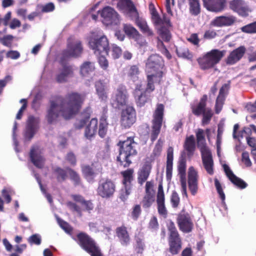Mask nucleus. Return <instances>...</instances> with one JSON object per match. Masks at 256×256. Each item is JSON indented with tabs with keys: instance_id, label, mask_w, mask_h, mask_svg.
I'll return each mask as SVG.
<instances>
[{
	"instance_id": "nucleus-64",
	"label": "nucleus",
	"mask_w": 256,
	"mask_h": 256,
	"mask_svg": "<svg viewBox=\"0 0 256 256\" xmlns=\"http://www.w3.org/2000/svg\"><path fill=\"white\" fill-rule=\"evenodd\" d=\"M58 222L60 226L67 233H70L72 228L67 222L60 218L58 219Z\"/></svg>"
},
{
	"instance_id": "nucleus-1",
	"label": "nucleus",
	"mask_w": 256,
	"mask_h": 256,
	"mask_svg": "<svg viewBox=\"0 0 256 256\" xmlns=\"http://www.w3.org/2000/svg\"><path fill=\"white\" fill-rule=\"evenodd\" d=\"M84 100V95L76 92H68L64 97L60 95L52 96L46 116L48 122H55L60 112L66 119L70 118L79 112Z\"/></svg>"
},
{
	"instance_id": "nucleus-28",
	"label": "nucleus",
	"mask_w": 256,
	"mask_h": 256,
	"mask_svg": "<svg viewBox=\"0 0 256 256\" xmlns=\"http://www.w3.org/2000/svg\"><path fill=\"white\" fill-rule=\"evenodd\" d=\"M202 159L203 166L207 173L210 175H212L214 173V161L212 154L210 150L202 152Z\"/></svg>"
},
{
	"instance_id": "nucleus-13",
	"label": "nucleus",
	"mask_w": 256,
	"mask_h": 256,
	"mask_svg": "<svg viewBox=\"0 0 256 256\" xmlns=\"http://www.w3.org/2000/svg\"><path fill=\"white\" fill-rule=\"evenodd\" d=\"M176 222L180 230L189 233L193 229L194 224L190 214L185 210H182L178 215Z\"/></svg>"
},
{
	"instance_id": "nucleus-62",
	"label": "nucleus",
	"mask_w": 256,
	"mask_h": 256,
	"mask_svg": "<svg viewBox=\"0 0 256 256\" xmlns=\"http://www.w3.org/2000/svg\"><path fill=\"white\" fill-rule=\"evenodd\" d=\"M242 161L246 167H250L252 162L250 158L249 153L248 152H244L242 154Z\"/></svg>"
},
{
	"instance_id": "nucleus-5",
	"label": "nucleus",
	"mask_w": 256,
	"mask_h": 256,
	"mask_svg": "<svg viewBox=\"0 0 256 256\" xmlns=\"http://www.w3.org/2000/svg\"><path fill=\"white\" fill-rule=\"evenodd\" d=\"M225 50L213 49L198 59L200 68L202 70L213 68L218 64L225 55Z\"/></svg>"
},
{
	"instance_id": "nucleus-9",
	"label": "nucleus",
	"mask_w": 256,
	"mask_h": 256,
	"mask_svg": "<svg viewBox=\"0 0 256 256\" xmlns=\"http://www.w3.org/2000/svg\"><path fill=\"white\" fill-rule=\"evenodd\" d=\"M164 66V61L162 57L158 54H152L146 60V74H156L157 77L162 78Z\"/></svg>"
},
{
	"instance_id": "nucleus-27",
	"label": "nucleus",
	"mask_w": 256,
	"mask_h": 256,
	"mask_svg": "<svg viewBox=\"0 0 256 256\" xmlns=\"http://www.w3.org/2000/svg\"><path fill=\"white\" fill-rule=\"evenodd\" d=\"M198 173L193 167L189 168L188 172V186L192 196H195L198 190Z\"/></svg>"
},
{
	"instance_id": "nucleus-18",
	"label": "nucleus",
	"mask_w": 256,
	"mask_h": 256,
	"mask_svg": "<svg viewBox=\"0 0 256 256\" xmlns=\"http://www.w3.org/2000/svg\"><path fill=\"white\" fill-rule=\"evenodd\" d=\"M117 8L120 10L128 14L132 18L138 14V10L132 0H119L116 4Z\"/></svg>"
},
{
	"instance_id": "nucleus-61",
	"label": "nucleus",
	"mask_w": 256,
	"mask_h": 256,
	"mask_svg": "<svg viewBox=\"0 0 256 256\" xmlns=\"http://www.w3.org/2000/svg\"><path fill=\"white\" fill-rule=\"evenodd\" d=\"M124 30L128 36L135 35L138 33V31L134 26L125 24L124 26Z\"/></svg>"
},
{
	"instance_id": "nucleus-24",
	"label": "nucleus",
	"mask_w": 256,
	"mask_h": 256,
	"mask_svg": "<svg viewBox=\"0 0 256 256\" xmlns=\"http://www.w3.org/2000/svg\"><path fill=\"white\" fill-rule=\"evenodd\" d=\"M134 96L137 106L142 107L150 100V94L145 90L141 91L140 86L136 87L134 91Z\"/></svg>"
},
{
	"instance_id": "nucleus-17",
	"label": "nucleus",
	"mask_w": 256,
	"mask_h": 256,
	"mask_svg": "<svg viewBox=\"0 0 256 256\" xmlns=\"http://www.w3.org/2000/svg\"><path fill=\"white\" fill-rule=\"evenodd\" d=\"M103 22L107 25L117 24L119 22V15L112 8L106 6L100 12Z\"/></svg>"
},
{
	"instance_id": "nucleus-21",
	"label": "nucleus",
	"mask_w": 256,
	"mask_h": 256,
	"mask_svg": "<svg viewBox=\"0 0 256 256\" xmlns=\"http://www.w3.org/2000/svg\"><path fill=\"white\" fill-rule=\"evenodd\" d=\"M97 166L96 164L94 162L91 165L85 164L81 165L83 176L88 182H92L98 174L99 170L97 168Z\"/></svg>"
},
{
	"instance_id": "nucleus-12",
	"label": "nucleus",
	"mask_w": 256,
	"mask_h": 256,
	"mask_svg": "<svg viewBox=\"0 0 256 256\" xmlns=\"http://www.w3.org/2000/svg\"><path fill=\"white\" fill-rule=\"evenodd\" d=\"M136 112L132 106H127L122 110L120 117V124L122 128H130L136 122Z\"/></svg>"
},
{
	"instance_id": "nucleus-47",
	"label": "nucleus",
	"mask_w": 256,
	"mask_h": 256,
	"mask_svg": "<svg viewBox=\"0 0 256 256\" xmlns=\"http://www.w3.org/2000/svg\"><path fill=\"white\" fill-rule=\"evenodd\" d=\"M176 52L178 57L186 58L188 60L192 59V54L190 52L188 49L185 46H181L176 49Z\"/></svg>"
},
{
	"instance_id": "nucleus-35",
	"label": "nucleus",
	"mask_w": 256,
	"mask_h": 256,
	"mask_svg": "<svg viewBox=\"0 0 256 256\" xmlns=\"http://www.w3.org/2000/svg\"><path fill=\"white\" fill-rule=\"evenodd\" d=\"M184 148L186 152L187 156L190 158L194 155L196 150V142L194 135H190L186 138Z\"/></svg>"
},
{
	"instance_id": "nucleus-63",
	"label": "nucleus",
	"mask_w": 256,
	"mask_h": 256,
	"mask_svg": "<svg viewBox=\"0 0 256 256\" xmlns=\"http://www.w3.org/2000/svg\"><path fill=\"white\" fill-rule=\"evenodd\" d=\"M66 206L68 207V208L72 210V212H76L78 213L79 214H82V210L76 203L72 202H66Z\"/></svg>"
},
{
	"instance_id": "nucleus-43",
	"label": "nucleus",
	"mask_w": 256,
	"mask_h": 256,
	"mask_svg": "<svg viewBox=\"0 0 256 256\" xmlns=\"http://www.w3.org/2000/svg\"><path fill=\"white\" fill-rule=\"evenodd\" d=\"M190 12L193 16H198L200 12V0H188Z\"/></svg>"
},
{
	"instance_id": "nucleus-41",
	"label": "nucleus",
	"mask_w": 256,
	"mask_h": 256,
	"mask_svg": "<svg viewBox=\"0 0 256 256\" xmlns=\"http://www.w3.org/2000/svg\"><path fill=\"white\" fill-rule=\"evenodd\" d=\"M163 142L161 139H159L156 143L152 153L151 154L150 158H146L144 161L148 160L152 162L154 160L160 156L162 148Z\"/></svg>"
},
{
	"instance_id": "nucleus-30",
	"label": "nucleus",
	"mask_w": 256,
	"mask_h": 256,
	"mask_svg": "<svg viewBox=\"0 0 256 256\" xmlns=\"http://www.w3.org/2000/svg\"><path fill=\"white\" fill-rule=\"evenodd\" d=\"M246 51L244 46H240L233 50L226 60V64L229 65L234 64L242 58Z\"/></svg>"
},
{
	"instance_id": "nucleus-52",
	"label": "nucleus",
	"mask_w": 256,
	"mask_h": 256,
	"mask_svg": "<svg viewBox=\"0 0 256 256\" xmlns=\"http://www.w3.org/2000/svg\"><path fill=\"white\" fill-rule=\"evenodd\" d=\"M38 7L41 10L42 13H48L54 11L55 6L53 2H50L46 4L38 5Z\"/></svg>"
},
{
	"instance_id": "nucleus-4",
	"label": "nucleus",
	"mask_w": 256,
	"mask_h": 256,
	"mask_svg": "<svg viewBox=\"0 0 256 256\" xmlns=\"http://www.w3.org/2000/svg\"><path fill=\"white\" fill-rule=\"evenodd\" d=\"M75 240L79 246L90 256H104L98 244L88 234L84 232L78 233Z\"/></svg>"
},
{
	"instance_id": "nucleus-48",
	"label": "nucleus",
	"mask_w": 256,
	"mask_h": 256,
	"mask_svg": "<svg viewBox=\"0 0 256 256\" xmlns=\"http://www.w3.org/2000/svg\"><path fill=\"white\" fill-rule=\"evenodd\" d=\"M139 74L140 70L138 67L136 65H132L130 66L128 70V76L131 80H135L138 78V76Z\"/></svg>"
},
{
	"instance_id": "nucleus-49",
	"label": "nucleus",
	"mask_w": 256,
	"mask_h": 256,
	"mask_svg": "<svg viewBox=\"0 0 256 256\" xmlns=\"http://www.w3.org/2000/svg\"><path fill=\"white\" fill-rule=\"evenodd\" d=\"M111 54L114 60L118 59L122 54V48L116 44H112L110 48Z\"/></svg>"
},
{
	"instance_id": "nucleus-55",
	"label": "nucleus",
	"mask_w": 256,
	"mask_h": 256,
	"mask_svg": "<svg viewBox=\"0 0 256 256\" xmlns=\"http://www.w3.org/2000/svg\"><path fill=\"white\" fill-rule=\"evenodd\" d=\"M242 32L248 34L256 33V22L250 23L241 28Z\"/></svg>"
},
{
	"instance_id": "nucleus-39",
	"label": "nucleus",
	"mask_w": 256,
	"mask_h": 256,
	"mask_svg": "<svg viewBox=\"0 0 256 256\" xmlns=\"http://www.w3.org/2000/svg\"><path fill=\"white\" fill-rule=\"evenodd\" d=\"M95 88L98 98L102 101H106L108 96L104 84L102 80L96 81L95 82Z\"/></svg>"
},
{
	"instance_id": "nucleus-57",
	"label": "nucleus",
	"mask_w": 256,
	"mask_h": 256,
	"mask_svg": "<svg viewBox=\"0 0 256 256\" xmlns=\"http://www.w3.org/2000/svg\"><path fill=\"white\" fill-rule=\"evenodd\" d=\"M170 202L172 206L174 208L178 207L180 202V198L178 194L176 191H173L170 196Z\"/></svg>"
},
{
	"instance_id": "nucleus-6",
	"label": "nucleus",
	"mask_w": 256,
	"mask_h": 256,
	"mask_svg": "<svg viewBox=\"0 0 256 256\" xmlns=\"http://www.w3.org/2000/svg\"><path fill=\"white\" fill-rule=\"evenodd\" d=\"M208 96L204 94L200 101L195 104H191L192 113L196 116H202V125L208 124L214 115L211 108L206 107Z\"/></svg>"
},
{
	"instance_id": "nucleus-11",
	"label": "nucleus",
	"mask_w": 256,
	"mask_h": 256,
	"mask_svg": "<svg viewBox=\"0 0 256 256\" xmlns=\"http://www.w3.org/2000/svg\"><path fill=\"white\" fill-rule=\"evenodd\" d=\"M82 52L83 48L80 41L68 42L66 48L62 53L60 60L61 64H66L71 58H76L80 56Z\"/></svg>"
},
{
	"instance_id": "nucleus-26",
	"label": "nucleus",
	"mask_w": 256,
	"mask_h": 256,
	"mask_svg": "<svg viewBox=\"0 0 256 256\" xmlns=\"http://www.w3.org/2000/svg\"><path fill=\"white\" fill-rule=\"evenodd\" d=\"M165 197L162 184H159L156 195V203L158 205V214L166 217L168 211L165 206Z\"/></svg>"
},
{
	"instance_id": "nucleus-3",
	"label": "nucleus",
	"mask_w": 256,
	"mask_h": 256,
	"mask_svg": "<svg viewBox=\"0 0 256 256\" xmlns=\"http://www.w3.org/2000/svg\"><path fill=\"white\" fill-rule=\"evenodd\" d=\"M108 125V116L104 113L100 118L99 123L96 118L90 120L85 127L84 136L86 138L91 140L98 132L99 136L103 138L106 134Z\"/></svg>"
},
{
	"instance_id": "nucleus-15",
	"label": "nucleus",
	"mask_w": 256,
	"mask_h": 256,
	"mask_svg": "<svg viewBox=\"0 0 256 256\" xmlns=\"http://www.w3.org/2000/svg\"><path fill=\"white\" fill-rule=\"evenodd\" d=\"M154 183L152 180L147 181L145 186V194L141 202L144 208L151 206L155 200V191L154 189Z\"/></svg>"
},
{
	"instance_id": "nucleus-14",
	"label": "nucleus",
	"mask_w": 256,
	"mask_h": 256,
	"mask_svg": "<svg viewBox=\"0 0 256 256\" xmlns=\"http://www.w3.org/2000/svg\"><path fill=\"white\" fill-rule=\"evenodd\" d=\"M116 190V185L111 180L106 179L100 182L97 188V193L102 198H110L112 196Z\"/></svg>"
},
{
	"instance_id": "nucleus-31",
	"label": "nucleus",
	"mask_w": 256,
	"mask_h": 256,
	"mask_svg": "<svg viewBox=\"0 0 256 256\" xmlns=\"http://www.w3.org/2000/svg\"><path fill=\"white\" fill-rule=\"evenodd\" d=\"M116 234L120 244L123 246L129 244L130 238L127 228L124 225L118 226L116 229Z\"/></svg>"
},
{
	"instance_id": "nucleus-60",
	"label": "nucleus",
	"mask_w": 256,
	"mask_h": 256,
	"mask_svg": "<svg viewBox=\"0 0 256 256\" xmlns=\"http://www.w3.org/2000/svg\"><path fill=\"white\" fill-rule=\"evenodd\" d=\"M12 80V76L10 75L6 76L3 79L0 80V95L2 94L4 88L7 84L11 82Z\"/></svg>"
},
{
	"instance_id": "nucleus-54",
	"label": "nucleus",
	"mask_w": 256,
	"mask_h": 256,
	"mask_svg": "<svg viewBox=\"0 0 256 256\" xmlns=\"http://www.w3.org/2000/svg\"><path fill=\"white\" fill-rule=\"evenodd\" d=\"M151 14L152 20L155 26H159L162 24V20L160 17L155 8L152 10Z\"/></svg>"
},
{
	"instance_id": "nucleus-45",
	"label": "nucleus",
	"mask_w": 256,
	"mask_h": 256,
	"mask_svg": "<svg viewBox=\"0 0 256 256\" xmlns=\"http://www.w3.org/2000/svg\"><path fill=\"white\" fill-rule=\"evenodd\" d=\"M66 170L68 171L70 179L73 182L74 185L75 186L80 185L82 182L80 174L71 168H67Z\"/></svg>"
},
{
	"instance_id": "nucleus-36",
	"label": "nucleus",
	"mask_w": 256,
	"mask_h": 256,
	"mask_svg": "<svg viewBox=\"0 0 256 256\" xmlns=\"http://www.w3.org/2000/svg\"><path fill=\"white\" fill-rule=\"evenodd\" d=\"M197 146L200 152H204L210 150L206 146V140L204 136V130L202 129L198 128L196 132Z\"/></svg>"
},
{
	"instance_id": "nucleus-42",
	"label": "nucleus",
	"mask_w": 256,
	"mask_h": 256,
	"mask_svg": "<svg viewBox=\"0 0 256 256\" xmlns=\"http://www.w3.org/2000/svg\"><path fill=\"white\" fill-rule=\"evenodd\" d=\"M94 70V63L89 61L84 62L80 66V72L84 76H88Z\"/></svg>"
},
{
	"instance_id": "nucleus-16",
	"label": "nucleus",
	"mask_w": 256,
	"mask_h": 256,
	"mask_svg": "<svg viewBox=\"0 0 256 256\" xmlns=\"http://www.w3.org/2000/svg\"><path fill=\"white\" fill-rule=\"evenodd\" d=\"M134 170L133 168H128L120 172L122 176V184L124 187V192L122 194L120 198L127 197L130 193L132 184V182L134 180Z\"/></svg>"
},
{
	"instance_id": "nucleus-25",
	"label": "nucleus",
	"mask_w": 256,
	"mask_h": 256,
	"mask_svg": "<svg viewBox=\"0 0 256 256\" xmlns=\"http://www.w3.org/2000/svg\"><path fill=\"white\" fill-rule=\"evenodd\" d=\"M222 166L226 176L234 185L240 189H244L247 187L248 184L242 179L236 176L228 165L224 164Z\"/></svg>"
},
{
	"instance_id": "nucleus-59",
	"label": "nucleus",
	"mask_w": 256,
	"mask_h": 256,
	"mask_svg": "<svg viewBox=\"0 0 256 256\" xmlns=\"http://www.w3.org/2000/svg\"><path fill=\"white\" fill-rule=\"evenodd\" d=\"M159 224L156 216H153L151 218L148 223V228L152 231H156L158 229Z\"/></svg>"
},
{
	"instance_id": "nucleus-29",
	"label": "nucleus",
	"mask_w": 256,
	"mask_h": 256,
	"mask_svg": "<svg viewBox=\"0 0 256 256\" xmlns=\"http://www.w3.org/2000/svg\"><path fill=\"white\" fill-rule=\"evenodd\" d=\"M152 170L150 162L144 161V164L138 172V182L140 186L143 185L148 178Z\"/></svg>"
},
{
	"instance_id": "nucleus-34",
	"label": "nucleus",
	"mask_w": 256,
	"mask_h": 256,
	"mask_svg": "<svg viewBox=\"0 0 256 256\" xmlns=\"http://www.w3.org/2000/svg\"><path fill=\"white\" fill-rule=\"evenodd\" d=\"M30 157L31 162L38 168H44L45 160L40 154L36 152V150L32 147L30 151Z\"/></svg>"
},
{
	"instance_id": "nucleus-40",
	"label": "nucleus",
	"mask_w": 256,
	"mask_h": 256,
	"mask_svg": "<svg viewBox=\"0 0 256 256\" xmlns=\"http://www.w3.org/2000/svg\"><path fill=\"white\" fill-rule=\"evenodd\" d=\"M71 196L75 202L80 203L84 206V210L90 212L93 210L94 206L91 200H86L80 194H72Z\"/></svg>"
},
{
	"instance_id": "nucleus-53",
	"label": "nucleus",
	"mask_w": 256,
	"mask_h": 256,
	"mask_svg": "<svg viewBox=\"0 0 256 256\" xmlns=\"http://www.w3.org/2000/svg\"><path fill=\"white\" fill-rule=\"evenodd\" d=\"M178 170L182 176L185 174L186 170V158L184 156H182L178 162Z\"/></svg>"
},
{
	"instance_id": "nucleus-50",
	"label": "nucleus",
	"mask_w": 256,
	"mask_h": 256,
	"mask_svg": "<svg viewBox=\"0 0 256 256\" xmlns=\"http://www.w3.org/2000/svg\"><path fill=\"white\" fill-rule=\"evenodd\" d=\"M230 88V84H223L220 90L218 95L217 96V98L222 99V100H225L226 96L228 93Z\"/></svg>"
},
{
	"instance_id": "nucleus-7",
	"label": "nucleus",
	"mask_w": 256,
	"mask_h": 256,
	"mask_svg": "<svg viewBox=\"0 0 256 256\" xmlns=\"http://www.w3.org/2000/svg\"><path fill=\"white\" fill-rule=\"evenodd\" d=\"M168 230V242L169 252L173 255L177 254L182 248L181 237L174 223L170 220L167 224Z\"/></svg>"
},
{
	"instance_id": "nucleus-37",
	"label": "nucleus",
	"mask_w": 256,
	"mask_h": 256,
	"mask_svg": "<svg viewBox=\"0 0 256 256\" xmlns=\"http://www.w3.org/2000/svg\"><path fill=\"white\" fill-rule=\"evenodd\" d=\"M146 74L147 84L144 90L150 94H151V92H154L155 90L154 82H155L158 84H160L162 78L157 77L156 74Z\"/></svg>"
},
{
	"instance_id": "nucleus-8",
	"label": "nucleus",
	"mask_w": 256,
	"mask_h": 256,
	"mask_svg": "<svg viewBox=\"0 0 256 256\" xmlns=\"http://www.w3.org/2000/svg\"><path fill=\"white\" fill-rule=\"evenodd\" d=\"M164 106L162 104H158L153 114L152 121V129L150 133V138L152 143L158 138L160 132L164 116Z\"/></svg>"
},
{
	"instance_id": "nucleus-22",
	"label": "nucleus",
	"mask_w": 256,
	"mask_h": 256,
	"mask_svg": "<svg viewBox=\"0 0 256 256\" xmlns=\"http://www.w3.org/2000/svg\"><path fill=\"white\" fill-rule=\"evenodd\" d=\"M230 8L242 16H247L250 12L244 1L232 0L230 2Z\"/></svg>"
},
{
	"instance_id": "nucleus-19",
	"label": "nucleus",
	"mask_w": 256,
	"mask_h": 256,
	"mask_svg": "<svg viewBox=\"0 0 256 256\" xmlns=\"http://www.w3.org/2000/svg\"><path fill=\"white\" fill-rule=\"evenodd\" d=\"M236 21V18L233 15L216 16L210 22V26L222 28L232 26Z\"/></svg>"
},
{
	"instance_id": "nucleus-46",
	"label": "nucleus",
	"mask_w": 256,
	"mask_h": 256,
	"mask_svg": "<svg viewBox=\"0 0 256 256\" xmlns=\"http://www.w3.org/2000/svg\"><path fill=\"white\" fill-rule=\"evenodd\" d=\"M54 172L56 175L58 182H62L67 178V172L65 170L60 167H56L54 169Z\"/></svg>"
},
{
	"instance_id": "nucleus-32",
	"label": "nucleus",
	"mask_w": 256,
	"mask_h": 256,
	"mask_svg": "<svg viewBox=\"0 0 256 256\" xmlns=\"http://www.w3.org/2000/svg\"><path fill=\"white\" fill-rule=\"evenodd\" d=\"M132 18L134 19L136 25L144 34L148 36H154L152 30L150 28L146 20L140 18L138 14H137V16H134Z\"/></svg>"
},
{
	"instance_id": "nucleus-51",
	"label": "nucleus",
	"mask_w": 256,
	"mask_h": 256,
	"mask_svg": "<svg viewBox=\"0 0 256 256\" xmlns=\"http://www.w3.org/2000/svg\"><path fill=\"white\" fill-rule=\"evenodd\" d=\"M159 34L162 38L166 42H170L171 38V35L170 30L162 26L158 30Z\"/></svg>"
},
{
	"instance_id": "nucleus-10",
	"label": "nucleus",
	"mask_w": 256,
	"mask_h": 256,
	"mask_svg": "<svg viewBox=\"0 0 256 256\" xmlns=\"http://www.w3.org/2000/svg\"><path fill=\"white\" fill-rule=\"evenodd\" d=\"M88 44L90 48L94 51L95 55H100L105 54H108L110 51L109 41L107 37L102 35L91 36L89 38Z\"/></svg>"
},
{
	"instance_id": "nucleus-20",
	"label": "nucleus",
	"mask_w": 256,
	"mask_h": 256,
	"mask_svg": "<svg viewBox=\"0 0 256 256\" xmlns=\"http://www.w3.org/2000/svg\"><path fill=\"white\" fill-rule=\"evenodd\" d=\"M204 6L208 11L219 12L226 7V0H202Z\"/></svg>"
},
{
	"instance_id": "nucleus-2",
	"label": "nucleus",
	"mask_w": 256,
	"mask_h": 256,
	"mask_svg": "<svg viewBox=\"0 0 256 256\" xmlns=\"http://www.w3.org/2000/svg\"><path fill=\"white\" fill-rule=\"evenodd\" d=\"M136 144L134 136H129L126 140L119 141L117 144L119 147L118 155L116 158L118 166L126 168L132 164V159L138 154Z\"/></svg>"
},
{
	"instance_id": "nucleus-44",
	"label": "nucleus",
	"mask_w": 256,
	"mask_h": 256,
	"mask_svg": "<svg viewBox=\"0 0 256 256\" xmlns=\"http://www.w3.org/2000/svg\"><path fill=\"white\" fill-rule=\"evenodd\" d=\"M135 249L137 253L142 254L145 248L144 236L139 233L135 236Z\"/></svg>"
},
{
	"instance_id": "nucleus-56",
	"label": "nucleus",
	"mask_w": 256,
	"mask_h": 256,
	"mask_svg": "<svg viewBox=\"0 0 256 256\" xmlns=\"http://www.w3.org/2000/svg\"><path fill=\"white\" fill-rule=\"evenodd\" d=\"M214 185L216 188L218 193L219 194L220 198L222 200V202H224L225 194L223 191L222 186L219 180L217 178L214 179Z\"/></svg>"
},
{
	"instance_id": "nucleus-23",
	"label": "nucleus",
	"mask_w": 256,
	"mask_h": 256,
	"mask_svg": "<svg viewBox=\"0 0 256 256\" xmlns=\"http://www.w3.org/2000/svg\"><path fill=\"white\" fill-rule=\"evenodd\" d=\"M128 98V93L126 86L120 84L116 90L114 102L117 107L124 106L126 104Z\"/></svg>"
},
{
	"instance_id": "nucleus-38",
	"label": "nucleus",
	"mask_w": 256,
	"mask_h": 256,
	"mask_svg": "<svg viewBox=\"0 0 256 256\" xmlns=\"http://www.w3.org/2000/svg\"><path fill=\"white\" fill-rule=\"evenodd\" d=\"M174 148L172 146H169L167 150L166 175L168 179L172 177V162L174 158Z\"/></svg>"
},
{
	"instance_id": "nucleus-33",
	"label": "nucleus",
	"mask_w": 256,
	"mask_h": 256,
	"mask_svg": "<svg viewBox=\"0 0 256 256\" xmlns=\"http://www.w3.org/2000/svg\"><path fill=\"white\" fill-rule=\"evenodd\" d=\"M61 72L56 76V80L58 83H64L68 81V77L73 76V69L71 66H67L64 64Z\"/></svg>"
},
{
	"instance_id": "nucleus-58",
	"label": "nucleus",
	"mask_w": 256,
	"mask_h": 256,
	"mask_svg": "<svg viewBox=\"0 0 256 256\" xmlns=\"http://www.w3.org/2000/svg\"><path fill=\"white\" fill-rule=\"evenodd\" d=\"M98 62L100 68L104 70H107L108 67V62L106 58L102 54L98 55Z\"/></svg>"
}]
</instances>
